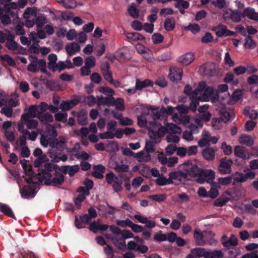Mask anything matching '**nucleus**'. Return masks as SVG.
Returning a JSON list of instances; mask_svg holds the SVG:
<instances>
[{
  "label": "nucleus",
  "instance_id": "obj_6",
  "mask_svg": "<svg viewBox=\"0 0 258 258\" xmlns=\"http://www.w3.org/2000/svg\"><path fill=\"white\" fill-rule=\"evenodd\" d=\"M201 174L199 178H197V182L202 184L205 182L211 183L214 179L215 172L212 170H205L202 169Z\"/></svg>",
  "mask_w": 258,
  "mask_h": 258
},
{
  "label": "nucleus",
  "instance_id": "obj_45",
  "mask_svg": "<svg viewBox=\"0 0 258 258\" xmlns=\"http://www.w3.org/2000/svg\"><path fill=\"white\" fill-rule=\"evenodd\" d=\"M87 114L85 112L80 113L77 116V121L79 124L85 125L87 124Z\"/></svg>",
  "mask_w": 258,
  "mask_h": 258
},
{
  "label": "nucleus",
  "instance_id": "obj_36",
  "mask_svg": "<svg viewBox=\"0 0 258 258\" xmlns=\"http://www.w3.org/2000/svg\"><path fill=\"white\" fill-rule=\"evenodd\" d=\"M196 92V89L192 90V88L189 85H186L184 87L183 93L186 95L188 96L190 98H194L195 97H198V92Z\"/></svg>",
  "mask_w": 258,
  "mask_h": 258
},
{
  "label": "nucleus",
  "instance_id": "obj_50",
  "mask_svg": "<svg viewBox=\"0 0 258 258\" xmlns=\"http://www.w3.org/2000/svg\"><path fill=\"white\" fill-rule=\"evenodd\" d=\"M68 115L67 113L58 112L54 115L55 119L56 121L62 122H66L67 120Z\"/></svg>",
  "mask_w": 258,
  "mask_h": 258
},
{
  "label": "nucleus",
  "instance_id": "obj_28",
  "mask_svg": "<svg viewBox=\"0 0 258 258\" xmlns=\"http://www.w3.org/2000/svg\"><path fill=\"white\" fill-rule=\"evenodd\" d=\"M239 142L241 144L245 145L247 147H251L253 144V140L250 136L243 135L239 138Z\"/></svg>",
  "mask_w": 258,
  "mask_h": 258
},
{
  "label": "nucleus",
  "instance_id": "obj_23",
  "mask_svg": "<svg viewBox=\"0 0 258 258\" xmlns=\"http://www.w3.org/2000/svg\"><path fill=\"white\" fill-rule=\"evenodd\" d=\"M0 211L3 213L4 215L16 219L15 216L11 208L7 204H4L0 202Z\"/></svg>",
  "mask_w": 258,
  "mask_h": 258
},
{
  "label": "nucleus",
  "instance_id": "obj_57",
  "mask_svg": "<svg viewBox=\"0 0 258 258\" xmlns=\"http://www.w3.org/2000/svg\"><path fill=\"white\" fill-rule=\"evenodd\" d=\"M229 198H218L214 202V206L217 207H223L229 201Z\"/></svg>",
  "mask_w": 258,
  "mask_h": 258
},
{
  "label": "nucleus",
  "instance_id": "obj_63",
  "mask_svg": "<svg viewBox=\"0 0 258 258\" xmlns=\"http://www.w3.org/2000/svg\"><path fill=\"white\" fill-rule=\"evenodd\" d=\"M13 109L11 107H4L2 108L1 112L4 114L8 117H11L12 116Z\"/></svg>",
  "mask_w": 258,
  "mask_h": 258
},
{
  "label": "nucleus",
  "instance_id": "obj_9",
  "mask_svg": "<svg viewBox=\"0 0 258 258\" xmlns=\"http://www.w3.org/2000/svg\"><path fill=\"white\" fill-rule=\"evenodd\" d=\"M169 176H171L175 181V184H179L182 182L187 180V174L181 171H175L169 173Z\"/></svg>",
  "mask_w": 258,
  "mask_h": 258
},
{
  "label": "nucleus",
  "instance_id": "obj_12",
  "mask_svg": "<svg viewBox=\"0 0 258 258\" xmlns=\"http://www.w3.org/2000/svg\"><path fill=\"white\" fill-rule=\"evenodd\" d=\"M243 17H247L252 20L258 21V13L251 7H247L242 12Z\"/></svg>",
  "mask_w": 258,
  "mask_h": 258
},
{
  "label": "nucleus",
  "instance_id": "obj_58",
  "mask_svg": "<svg viewBox=\"0 0 258 258\" xmlns=\"http://www.w3.org/2000/svg\"><path fill=\"white\" fill-rule=\"evenodd\" d=\"M232 178L231 176L225 177H220L218 181L221 185H227L230 184L232 182Z\"/></svg>",
  "mask_w": 258,
  "mask_h": 258
},
{
  "label": "nucleus",
  "instance_id": "obj_42",
  "mask_svg": "<svg viewBox=\"0 0 258 258\" xmlns=\"http://www.w3.org/2000/svg\"><path fill=\"white\" fill-rule=\"evenodd\" d=\"M231 117V114L229 111H227L226 109H222L221 110L220 119L224 122L228 121Z\"/></svg>",
  "mask_w": 258,
  "mask_h": 258
},
{
  "label": "nucleus",
  "instance_id": "obj_54",
  "mask_svg": "<svg viewBox=\"0 0 258 258\" xmlns=\"http://www.w3.org/2000/svg\"><path fill=\"white\" fill-rule=\"evenodd\" d=\"M118 178V177L115 176L114 173L111 172L107 173L105 176L106 181L108 184H112Z\"/></svg>",
  "mask_w": 258,
  "mask_h": 258
},
{
  "label": "nucleus",
  "instance_id": "obj_21",
  "mask_svg": "<svg viewBox=\"0 0 258 258\" xmlns=\"http://www.w3.org/2000/svg\"><path fill=\"white\" fill-rule=\"evenodd\" d=\"M230 14L229 18L235 23H238L241 21V18L243 17L242 13L239 10H230Z\"/></svg>",
  "mask_w": 258,
  "mask_h": 258
},
{
  "label": "nucleus",
  "instance_id": "obj_25",
  "mask_svg": "<svg viewBox=\"0 0 258 258\" xmlns=\"http://www.w3.org/2000/svg\"><path fill=\"white\" fill-rule=\"evenodd\" d=\"M153 82L149 80L146 79L143 81L137 79L136 81L135 86L137 90H141L143 88L153 86Z\"/></svg>",
  "mask_w": 258,
  "mask_h": 258
},
{
  "label": "nucleus",
  "instance_id": "obj_53",
  "mask_svg": "<svg viewBox=\"0 0 258 258\" xmlns=\"http://www.w3.org/2000/svg\"><path fill=\"white\" fill-rule=\"evenodd\" d=\"M132 222H133L131 220L127 218L125 220H117L116 221V224L117 226L123 228H125L126 227H131Z\"/></svg>",
  "mask_w": 258,
  "mask_h": 258
},
{
  "label": "nucleus",
  "instance_id": "obj_10",
  "mask_svg": "<svg viewBox=\"0 0 258 258\" xmlns=\"http://www.w3.org/2000/svg\"><path fill=\"white\" fill-rule=\"evenodd\" d=\"M88 214H85L80 216V219L77 216H75V225L78 229H81L85 227L84 224H90L91 222V219L89 217Z\"/></svg>",
  "mask_w": 258,
  "mask_h": 258
},
{
  "label": "nucleus",
  "instance_id": "obj_33",
  "mask_svg": "<svg viewBox=\"0 0 258 258\" xmlns=\"http://www.w3.org/2000/svg\"><path fill=\"white\" fill-rule=\"evenodd\" d=\"M191 253H192L196 257L208 256V255H207L208 252L206 251L204 248L201 247L192 249L191 250Z\"/></svg>",
  "mask_w": 258,
  "mask_h": 258
},
{
  "label": "nucleus",
  "instance_id": "obj_15",
  "mask_svg": "<svg viewBox=\"0 0 258 258\" xmlns=\"http://www.w3.org/2000/svg\"><path fill=\"white\" fill-rule=\"evenodd\" d=\"M216 151L212 148L207 147L203 150L202 156L208 161H213L215 159Z\"/></svg>",
  "mask_w": 258,
  "mask_h": 258
},
{
  "label": "nucleus",
  "instance_id": "obj_60",
  "mask_svg": "<svg viewBox=\"0 0 258 258\" xmlns=\"http://www.w3.org/2000/svg\"><path fill=\"white\" fill-rule=\"evenodd\" d=\"M5 45L6 47L9 50H16L18 49L19 44L16 41H13L6 42Z\"/></svg>",
  "mask_w": 258,
  "mask_h": 258
},
{
  "label": "nucleus",
  "instance_id": "obj_64",
  "mask_svg": "<svg viewBox=\"0 0 258 258\" xmlns=\"http://www.w3.org/2000/svg\"><path fill=\"white\" fill-rule=\"evenodd\" d=\"M143 181V178L141 176L136 177L132 181V185L135 188H138Z\"/></svg>",
  "mask_w": 258,
  "mask_h": 258
},
{
  "label": "nucleus",
  "instance_id": "obj_59",
  "mask_svg": "<svg viewBox=\"0 0 258 258\" xmlns=\"http://www.w3.org/2000/svg\"><path fill=\"white\" fill-rule=\"evenodd\" d=\"M4 60L6 61L9 66L14 67L16 66V63L12 57L10 56L8 54H5L4 56H0Z\"/></svg>",
  "mask_w": 258,
  "mask_h": 258
},
{
  "label": "nucleus",
  "instance_id": "obj_8",
  "mask_svg": "<svg viewBox=\"0 0 258 258\" xmlns=\"http://www.w3.org/2000/svg\"><path fill=\"white\" fill-rule=\"evenodd\" d=\"M207 232L206 231H201L198 228L195 229L193 233V237L197 245L204 246L205 245L206 241L205 239L204 233Z\"/></svg>",
  "mask_w": 258,
  "mask_h": 258
},
{
  "label": "nucleus",
  "instance_id": "obj_14",
  "mask_svg": "<svg viewBox=\"0 0 258 258\" xmlns=\"http://www.w3.org/2000/svg\"><path fill=\"white\" fill-rule=\"evenodd\" d=\"M114 97L113 96H107L104 97L102 96L97 97V104L98 105L113 106Z\"/></svg>",
  "mask_w": 258,
  "mask_h": 258
},
{
  "label": "nucleus",
  "instance_id": "obj_22",
  "mask_svg": "<svg viewBox=\"0 0 258 258\" xmlns=\"http://www.w3.org/2000/svg\"><path fill=\"white\" fill-rule=\"evenodd\" d=\"M94 171L92 172V175L98 179H102L103 178V173L105 171V168L102 165H98L94 166Z\"/></svg>",
  "mask_w": 258,
  "mask_h": 258
},
{
  "label": "nucleus",
  "instance_id": "obj_31",
  "mask_svg": "<svg viewBox=\"0 0 258 258\" xmlns=\"http://www.w3.org/2000/svg\"><path fill=\"white\" fill-rule=\"evenodd\" d=\"M123 155L127 156H134L136 158H140L144 155L143 151H140L137 153L133 152L130 148H125L122 151Z\"/></svg>",
  "mask_w": 258,
  "mask_h": 258
},
{
  "label": "nucleus",
  "instance_id": "obj_61",
  "mask_svg": "<svg viewBox=\"0 0 258 258\" xmlns=\"http://www.w3.org/2000/svg\"><path fill=\"white\" fill-rule=\"evenodd\" d=\"M145 149L148 153H153L155 151L154 143L152 141H147L146 143Z\"/></svg>",
  "mask_w": 258,
  "mask_h": 258
},
{
  "label": "nucleus",
  "instance_id": "obj_11",
  "mask_svg": "<svg viewBox=\"0 0 258 258\" xmlns=\"http://www.w3.org/2000/svg\"><path fill=\"white\" fill-rule=\"evenodd\" d=\"M226 235H223L221 238V242L224 247L229 248L231 246H235L238 245V239L234 235L231 234L230 238L227 239Z\"/></svg>",
  "mask_w": 258,
  "mask_h": 258
},
{
  "label": "nucleus",
  "instance_id": "obj_2",
  "mask_svg": "<svg viewBox=\"0 0 258 258\" xmlns=\"http://www.w3.org/2000/svg\"><path fill=\"white\" fill-rule=\"evenodd\" d=\"M44 180V184L46 185L59 186L61 185L64 181V176L61 173L55 171L51 174H49Z\"/></svg>",
  "mask_w": 258,
  "mask_h": 258
},
{
  "label": "nucleus",
  "instance_id": "obj_40",
  "mask_svg": "<svg viewBox=\"0 0 258 258\" xmlns=\"http://www.w3.org/2000/svg\"><path fill=\"white\" fill-rule=\"evenodd\" d=\"M122 180L121 178H118L111 184L115 192H118L122 190Z\"/></svg>",
  "mask_w": 258,
  "mask_h": 258
},
{
  "label": "nucleus",
  "instance_id": "obj_7",
  "mask_svg": "<svg viewBox=\"0 0 258 258\" xmlns=\"http://www.w3.org/2000/svg\"><path fill=\"white\" fill-rule=\"evenodd\" d=\"M183 71L179 68L174 67L170 69L168 75L169 80L173 82L178 83L182 79Z\"/></svg>",
  "mask_w": 258,
  "mask_h": 258
},
{
  "label": "nucleus",
  "instance_id": "obj_24",
  "mask_svg": "<svg viewBox=\"0 0 258 258\" xmlns=\"http://www.w3.org/2000/svg\"><path fill=\"white\" fill-rule=\"evenodd\" d=\"M52 165L50 163H46L44 168L39 169V174H42V178L44 180L45 178L48 177L49 174H51Z\"/></svg>",
  "mask_w": 258,
  "mask_h": 258
},
{
  "label": "nucleus",
  "instance_id": "obj_30",
  "mask_svg": "<svg viewBox=\"0 0 258 258\" xmlns=\"http://www.w3.org/2000/svg\"><path fill=\"white\" fill-rule=\"evenodd\" d=\"M175 26V21L173 18H168L164 22V28L167 31L173 30Z\"/></svg>",
  "mask_w": 258,
  "mask_h": 258
},
{
  "label": "nucleus",
  "instance_id": "obj_47",
  "mask_svg": "<svg viewBox=\"0 0 258 258\" xmlns=\"http://www.w3.org/2000/svg\"><path fill=\"white\" fill-rule=\"evenodd\" d=\"M207 255L211 258H221L223 256V253L221 250H215L208 252Z\"/></svg>",
  "mask_w": 258,
  "mask_h": 258
},
{
  "label": "nucleus",
  "instance_id": "obj_16",
  "mask_svg": "<svg viewBox=\"0 0 258 258\" xmlns=\"http://www.w3.org/2000/svg\"><path fill=\"white\" fill-rule=\"evenodd\" d=\"M48 59L49 60L47 63L48 69L51 71L55 72L57 64V55L54 53H50L48 56Z\"/></svg>",
  "mask_w": 258,
  "mask_h": 258
},
{
  "label": "nucleus",
  "instance_id": "obj_39",
  "mask_svg": "<svg viewBox=\"0 0 258 258\" xmlns=\"http://www.w3.org/2000/svg\"><path fill=\"white\" fill-rule=\"evenodd\" d=\"M35 22L38 28H41L44 24L47 23V20L45 17L39 16L36 18Z\"/></svg>",
  "mask_w": 258,
  "mask_h": 258
},
{
  "label": "nucleus",
  "instance_id": "obj_20",
  "mask_svg": "<svg viewBox=\"0 0 258 258\" xmlns=\"http://www.w3.org/2000/svg\"><path fill=\"white\" fill-rule=\"evenodd\" d=\"M37 118L43 123L52 122L53 121V116L48 112L43 113L42 112H38Z\"/></svg>",
  "mask_w": 258,
  "mask_h": 258
},
{
  "label": "nucleus",
  "instance_id": "obj_51",
  "mask_svg": "<svg viewBox=\"0 0 258 258\" xmlns=\"http://www.w3.org/2000/svg\"><path fill=\"white\" fill-rule=\"evenodd\" d=\"M164 37L161 34L156 33L152 36V40L154 44H159L163 42Z\"/></svg>",
  "mask_w": 258,
  "mask_h": 258
},
{
  "label": "nucleus",
  "instance_id": "obj_38",
  "mask_svg": "<svg viewBox=\"0 0 258 258\" xmlns=\"http://www.w3.org/2000/svg\"><path fill=\"white\" fill-rule=\"evenodd\" d=\"M0 20L5 25H9L11 23L10 17L9 15L4 14V11L2 8H0Z\"/></svg>",
  "mask_w": 258,
  "mask_h": 258
},
{
  "label": "nucleus",
  "instance_id": "obj_43",
  "mask_svg": "<svg viewBox=\"0 0 258 258\" xmlns=\"http://www.w3.org/2000/svg\"><path fill=\"white\" fill-rule=\"evenodd\" d=\"M30 118H28L27 119H22L26 122V125L28 129H35L38 126V121L34 119H29Z\"/></svg>",
  "mask_w": 258,
  "mask_h": 258
},
{
  "label": "nucleus",
  "instance_id": "obj_19",
  "mask_svg": "<svg viewBox=\"0 0 258 258\" xmlns=\"http://www.w3.org/2000/svg\"><path fill=\"white\" fill-rule=\"evenodd\" d=\"M65 49L69 55H72L80 50V46L78 43L73 42L70 45H67Z\"/></svg>",
  "mask_w": 258,
  "mask_h": 258
},
{
  "label": "nucleus",
  "instance_id": "obj_1",
  "mask_svg": "<svg viewBox=\"0 0 258 258\" xmlns=\"http://www.w3.org/2000/svg\"><path fill=\"white\" fill-rule=\"evenodd\" d=\"M196 92H198V97L201 101H206L213 94L214 90L212 87L207 86L205 82H201L199 83L195 93Z\"/></svg>",
  "mask_w": 258,
  "mask_h": 258
},
{
  "label": "nucleus",
  "instance_id": "obj_3",
  "mask_svg": "<svg viewBox=\"0 0 258 258\" xmlns=\"http://www.w3.org/2000/svg\"><path fill=\"white\" fill-rule=\"evenodd\" d=\"M184 170L185 173L187 174V178L188 179V176L191 177L199 178L200 174L202 172V169H200L197 165L192 164L190 161H187L184 163Z\"/></svg>",
  "mask_w": 258,
  "mask_h": 258
},
{
  "label": "nucleus",
  "instance_id": "obj_35",
  "mask_svg": "<svg viewBox=\"0 0 258 258\" xmlns=\"http://www.w3.org/2000/svg\"><path fill=\"white\" fill-rule=\"evenodd\" d=\"M191 100V102L189 104V106L188 107V110L192 111L193 112H196L197 110V106L199 104V101L201 100L199 99V97H195L194 98H190Z\"/></svg>",
  "mask_w": 258,
  "mask_h": 258
},
{
  "label": "nucleus",
  "instance_id": "obj_49",
  "mask_svg": "<svg viewBox=\"0 0 258 258\" xmlns=\"http://www.w3.org/2000/svg\"><path fill=\"white\" fill-rule=\"evenodd\" d=\"M127 37L134 40H145L146 39L143 35L138 32L128 33Z\"/></svg>",
  "mask_w": 258,
  "mask_h": 258
},
{
  "label": "nucleus",
  "instance_id": "obj_18",
  "mask_svg": "<svg viewBox=\"0 0 258 258\" xmlns=\"http://www.w3.org/2000/svg\"><path fill=\"white\" fill-rule=\"evenodd\" d=\"M35 188L32 186H25L21 191V196L24 198L28 199L34 197L35 196Z\"/></svg>",
  "mask_w": 258,
  "mask_h": 258
},
{
  "label": "nucleus",
  "instance_id": "obj_41",
  "mask_svg": "<svg viewBox=\"0 0 258 258\" xmlns=\"http://www.w3.org/2000/svg\"><path fill=\"white\" fill-rule=\"evenodd\" d=\"M173 117L174 119H177L179 120L180 122H181L185 124L188 123L190 121V117L186 114L180 115V116L179 117L177 113H174V114H173ZM175 120L176 121V120Z\"/></svg>",
  "mask_w": 258,
  "mask_h": 258
},
{
  "label": "nucleus",
  "instance_id": "obj_46",
  "mask_svg": "<svg viewBox=\"0 0 258 258\" xmlns=\"http://www.w3.org/2000/svg\"><path fill=\"white\" fill-rule=\"evenodd\" d=\"M118 110L123 111L124 109V100L121 98H118L116 100L114 99L113 105Z\"/></svg>",
  "mask_w": 258,
  "mask_h": 258
},
{
  "label": "nucleus",
  "instance_id": "obj_13",
  "mask_svg": "<svg viewBox=\"0 0 258 258\" xmlns=\"http://www.w3.org/2000/svg\"><path fill=\"white\" fill-rule=\"evenodd\" d=\"M194 54L190 52L186 53L178 58V61L184 66H188L194 60Z\"/></svg>",
  "mask_w": 258,
  "mask_h": 258
},
{
  "label": "nucleus",
  "instance_id": "obj_29",
  "mask_svg": "<svg viewBox=\"0 0 258 258\" xmlns=\"http://www.w3.org/2000/svg\"><path fill=\"white\" fill-rule=\"evenodd\" d=\"M234 155L235 156L245 159L246 155L245 154V148L242 146H237L234 149Z\"/></svg>",
  "mask_w": 258,
  "mask_h": 258
},
{
  "label": "nucleus",
  "instance_id": "obj_62",
  "mask_svg": "<svg viewBox=\"0 0 258 258\" xmlns=\"http://www.w3.org/2000/svg\"><path fill=\"white\" fill-rule=\"evenodd\" d=\"M180 114V115L186 114L188 111V107L184 105H178L175 108Z\"/></svg>",
  "mask_w": 258,
  "mask_h": 258
},
{
  "label": "nucleus",
  "instance_id": "obj_37",
  "mask_svg": "<svg viewBox=\"0 0 258 258\" xmlns=\"http://www.w3.org/2000/svg\"><path fill=\"white\" fill-rule=\"evenodd\" d=\"M166 130L173 134H180L181 132V128L174 123H169L166 126Z\"/></svg>",
  "mask_w": 258,
  "mask_h": 258
},
{
  "label": "nucleus",
  "instance_id": "obj_56",
  "mask_svg": "<svg viewBox=\"0 0 258 258\" xmlns=\"http://www.w3.org/2000/svg\"><path fill=\"white\" fill-rule=\"evenodd\" d=\"M234 181L237 182H243L246 180L245 175L239 172L235 173V176L234 177Z\"/></svg>",
  "mask_w": 258,
  "mask_h": 258
},
{
  "label": "nucleus",
  "instance_id": "obj_5",
  "mask_svg": "<svg viewBox=\"0 0 258 258\" xmlns=\"http://www.w3.org/2000/svg\"><path fill=\"white\" fill-rule=\"evenodd\" d=\"M212 30L214 31L216 35L219 37L228 36H235L236 33L228 30L226 26L220 24L217 26L213 27Z\"/></svg>",
  "mask_w": 258,
  "mask_h": 258
},
{
  "label": "nucleus",
  "instance_id": "obj_52",
  "mask_svg": "<svg viewBox=\"0 0 258 258\" xmlns=\"http://www.w3.org/2000/svg\"><path fill=\"white\" fill-rule=\"evenodd\" d=\"M47 160L46 155H43L37 158L34 162L35 167H39L42 164Z\"/></svg>",
  "mask_w": 258,
  "mask_h": 258
},
{
  "label": "nucleus",
  "instance_id": "obj_17",
  "mask_svg": "<svg viewBox=\"0 0 258 258\" xmlns=\"http://www.w3.org/2000/svg\"><path fill=\"white\" fill-rule=\"evenodd\" d=\"M37 106L36 105H31L29 107L28 112L22 115V119H27L28 118L37 117Z\"/></svg>",
  "mask_w": 258,
  "mask_h": 258
},
{
  "label": "nucleus",
  "instance_id": "obj_48",
  "mask_svg": "<svg viewBox=\"0 0 258 258\" xmlns=\"http://www.w3.org/2000/svg\"><path fill=\"white\" fill-rule=\"evenodd\" d=\"M244 45L246 48L252 49L255 47L256 44L251 37L247 36L245 39Z\"/></svg>",
  "mask_w": 258,
  "mask_h": 258
},
{
  "label": "nucleus",
  "instance_id": "obj_26",
  "mask_svg": "<svg viewBox=\"0 0 258 258\" xmlns=\"http://www.w3.org/2000/svg\"><path fill=\"white\" fill-rule=\"evenodd\" d=\"M37 57L35 56H30V63L27 67V70L32 73H36L39 71V68L37 63Z\"/></svg>",
  "mask_w": 258,
  "mask_h": 258
},
{
  "label": "nucleus",
  "instance_id": "obj_34",
  "mask_svg": "<svg viewBox=\"0 0 258 258\" xmlns=\"http://www.w3.org/2000/svg\"><path fill=\"white\" fill-rule=\"evenodd\" d=\"M128 12L130 16L133 18L137 19L139 17V12L136 7L135 4L133 3L127 9Z\"/></svg>",
  "mask_w": 258,
  "mask_h": 258
},
{
  "label": "nucleus",
  "instance_id": "obj_44",
  "mask_svg": "<svg viewBox=\"0 0 258 258\" xmlns=\"http://www.w3.org/2000/svg\"><path fill=\"white\" fill-rule=\"evenodd\" d=\"M98 91L105 95H107L108 96L113 97L115 94L114 90L108 87H101L99 88Z\"/></svg>",
  "mask_w": 258,
  "mask_h": 258
},
{
  "label": "nucleus",
  "instance_id": "obj_27",
  "mask_svg": "<svg viewBox=\"0 0 258 258\" xmlns=\"http://www.w3.org/2000/svg\"><path fill=\"white\" fill-rule=\"evenodd\" d=\"M66 141L63 140H55L50 144V146L53 148H56L57 150L61 152L64 150L65 148V143Z\"/></svg>",
  "mask_w": 258,
  "mask_h": 258
},
{
  "label": "nucleus",
  "instance_id": "obj_4",
  "mask_svg": "<svg viewBox=\"0 0 258 258\" xmlns=\"http://www.w3.org/2000/svg\"><path fill=\"white\" fill-rule=\"evenodd\" d=\"M233 161L226 157L222 158L219 160L218 171L221 174H229L232 172Z\"/></svg>",
  "mask_w": 258,
  "mask_h": 258
},
{
  "label": "nucleus",
  "instance_id": "obj_32",
  "mask_svg": "<svg viewBox=\"0 0 258 258\" xmlns=\"http://www.w3.org/2000/svg\"><path fill=\"white\" fill-rule=\"evenodd\" d=\"M150 138L153 140H156L164 135V132L162 128H159L157 131H150L149 132Z\"/></svg>",
  "mask_w": 258,
  "mask_h": 258
},
{
  "label": "nucleus",
  "instance_id": "obj_55",
  "mask_svg": "<svg viewBox=\"0 0 258 258\" xmlns=\"http://www.w3.org/2000/svg\"><path fill=\"white\" fill-rule=\"evenodd\" d=\"M96 61L93 56H88L85 59V66L90 68L94 67L95 65Z\"/></svg>",
  "mask_w": 258,
  "mask_h": 258
}]
</instances>
